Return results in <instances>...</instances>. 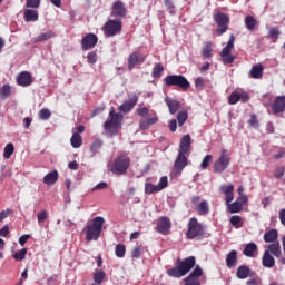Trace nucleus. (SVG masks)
Here are the masks:
<instances>
[{
	"label": "nucleus",
	"mask_w": 285,
	"mask_h": 285,
	"mask_svg": "<svg viewBox=\"0 0 285 285\" xmlns=\"http://www.w3.org/2000/svg\"><path fill=\"white\" fill-rule=\"evenodd\" d=\"M194 266L195 257L189 256L184 261H178L175 267L167 269V275L169 277L179 279L180 277H184V275H186Z\"/></svg>",
	"instance_id": "nucleus-1"
},
{
	"label": "nucleus",
	"mask_w": 285,
	"mask_h": 285,
	"mask_svg": "<svg viewBox=\"0 0 285 285\" xmlns=\"http://www.w3.org/2000/svg\"><path fill=\"white\" fill-rule=\"evenodd\" d=\"M105 219L97 216L91 219L85 228L87 242H97L101 237V229L104 228Z\"/></svg>",
	"instance_id": "nucleus-2"
},
{
	"label": "nucleus",
	"mask_w": 285,
	"mask_h": 285,
	"mask_svg": "<svg viewBox=\"0 0 285 285\" xmlns=\"http://www.w3.org/2000/svg\"><path fill=\"white\" fill-rule=\"evenodd\" d=\"M121 121V114H115V108H111L107 121L104 124L107 135H117Z\"/></svg>",
	"instance_id": "nucleus-3"
},
{
	"label": "nucleus",
	"mask_w": 285,
	"mask_h": 285,
	"mask_svg": "<svg viewBox=\"0 0 285 285\" xmlns=\"http://www.w3.org/2000/svg\"><path fill=\"white\" fill-rule=\"evenodd\" d=\"M130 168V158L128 156H119L115 159L110 170L114 175H126Z\"/></svg>",
	"instance_id": "nucleus-4"
},
{
	"label": "nucleus",
	"mask_w": 285,
	"mask_h": 285,
	"mask_svg": "<svg viewBox=\"0 0 285 285\" xmlns=\"http://www.w3.org/2000/svg\"><path fill=\"white\" fill-rule=\"evenodd\" d=\"M164 82L167 86H177L178 88H183V90H188V88H190V82H188V79L181 75L167 76L164 79Z\"/></svg>",
	"instance_id": "nucleus-5"
},
{
	"label": "nucleus",
	"mask_w": 285,
	"mask_h": 285,
	"mask_svg": "<svg viewBox=\"0 0 285 285\" xmlns=\"http://www.w3.org/2000/svg\"><path fill=\"white\" fill-rule=\"evenodd\" d=\"M204 235V226L199 224L197 218H191L188 222V229L186 233L187 239H195V237H202Z\"/></svg>",
	"instance_id": "nucleus-6"
},
{
	"label": "nucleus",
	"mask_w": 285,
	"mask_h": 285,
	"mask_svg": "<svg viewBox=\"0 0 285 285\" xmlns=\"http://www.w3.org/2000/svg\"><path fill=\"white\" fill-rule=\"evenodd\" d=\"M228 166H230V155L226 149H223L219 158L214 163V173L222 175Z\"/></svg>",
	"instance_id": "nucleus-7"
},
{
	"label": "nucleus",
	"mask_w": 285,
	"mask_h": 285,
	"mask_svg": "<svg viewBox=\"0 0 285 285\" xmlns=\"http://www.w3.org/2000/svg\"><path fill=\"white\" fill-rule=\"evenodd\" d=\"M121 20H108L104 26V32L107 37H115L121 33Z\"/></svg>",
	"instance_id": "nucleus-8"
},
{
	"label": "nucleus",
	"mask_w": 285,
	"mask_h": 285,
	"mask_svg": "<svg viewBox=\"0 0 285 285\" xmlns=\"http://www.w3.org/2000/svg\"><path fill=\"white\" fill-rule=\"evenodd\" d=\"M233 48H235V36L232 35L226 47H224L220 52L222 61L224 63H233V61H235V56L230 55Z\"/></svg>",
	"instance_id": "nucleus-9"
},
{
	"label": "nucleus",
	"mask_w": 285,
	"mask_h": 285,
	"mask_svg": "<svg viewBox=\"0 0 285 285\" xmlns=\"http://www.w3.org/2000/svg\"><path fill=\"white\" fill-rule=\"evenodd\" d=\"M214 20L218 26L217 33L224 35V32H226V30H228V23L230 22V18H228V16L226 13H222V12L217 11L214 14Z\"/></svg>",
	"instance_id": "nucleus-10"
},
{
	"label": "nucleus",
	"mask_w": 285,
	"mask_h": 285,
	"mask_svg": "<svg viewBox=\"0 0 285 285\" xmlns=\"http://www.w3.org/2000/svg\"><path fill=\"white\" fill-rule=\"evenodd\" d=\"M191 203L194 204L198 215H208V213H210V206H208V202H202V198L199 196H194Z\"/></svg>",
	"instance_id": "nucleus-11"
},
{
	"label": "nucleus",
	"mask_w": 285,
	"mask_h": 285,
	"mask_svg": "<svg viewBox=\"0 0 285 285\" xmlns=\"http://www.w3.org/2000/svg\"><path fill=\"white\" fill-rule=\"evenodd\" d=\"M111 17H114V19H117L118 21H121V19L126 17V7L124 6V2L119 0L114 2L111 9Z\"/></svg>",
	"instance_id": "nucleus-12"
},
{
	"label": "nucleus",
	"mask_w": 285,
	"mask_h": 285,
	"mask_svg": "<svg viewBox=\"0 0 285 285\" xmlns=\"http://www.w3.org/2000/svg\"><path fill=\"white\" fill-rule=\"evenodd\" d=\"M137 101H139V96H137V94L129 95V99L119 107V111L130 112V110L137 106Z\"/></svg>",
	"instance_id": "nucleus-13"
},
{
	"label": "nucleus",
	"mask_w": 285,
	"mask_h": 285,
	"mask_svg": "<svg viewBox=\"0 0 285 285\" xmlns=\"http://www.w3.org/2000/svg\"><path fill=\"white\" fill-rule=\"evenodd\" d=\"M146 61V56L142 55L141 52H132L128 57V70H132L137 63H144Z\"/></svg>",
	"instance_id": "nucleus-14"
},
{
	"label": "nucleus",
	"mask_w": 285,
	"mask_h": 285,
	"mask_svg": "<svg viewBox=\"0 0 285 285\" xmlns=\"http://www.w3.org/2000/svg\"><path fill=\"white\" fill-rule=\"evenodd\" d=\"M250 96L246 91H238V92H233L229 96V104L232 106H235L238 101H242V104H246V101H249Z\"/></svg>",
	"instance_id": "nucleus-15"
},
{
	"label": "nucleus",
	"mask_w": 285,
	"mask_h": 285,
	"mask_svg": "<svg viewBox=\"0 0 285 285\" xmlns=\"http://www.w3.org/2000/svg\"><path fill=\"white\" fill-rule=\"evenodd\" d=\"M98 38L95 33H88L81 40L82 50H90L97 46Z\"/></svg>",
	"instance_id": "nucleus-16"
},
{
	"label": "nucleus",
	"mask_w": 285,
	"mask_h": 285,
	"mask_svg": "<svg viewBox=\"0 0 285 285\" xmlns=\"http://www.w3.org/2000/svg\"><path fill=\"white\" fill-rule=\"evenodd\" d=\"M220 193H223V195H225L226 204H230V202H233V199H235V186H233V184L222 185Z\"/></svg>",
	"instance_id": "nucleus-17"
},
{
	"label": "nucleus",
	"mask_w": 285,
	"mask_h": 285,
	"mask_svg": "<svg viewBox=\"0 0 285 285\" xmlns=\"http://www.w3.org/2000/svg\"><path fill=\"white\" fill-rule=\"evenodd\" d=\"M170 226H171L170 218L161 217L158 219L157 230L158 233L166 235L170 230Z\"/></svg>",
	"instance_id": "nucleus-18"
},
{
	"label": "nucleus",
	"mask_w": 285,
	"mask_h": 285,
	"mask_svg": "<svg viewBox=\"0 0 285 285\" xmlns=\"http://www.w3.org/2000/svg\"><path fill=\"white\" fill-rule=\"evenodd\" d=\"M253 275H255V272L250 271L246 265H240L236 272V277L238 279H248V277H253Z\"/></svg>",
	"instance_id": "nucleus-19"
},
{
	"label": "nucleus",
	"mask_w": 285,
	"mask_h": 285,
	"mask_svg": "<svg viewBox=\"0 0 285 285\" xmlns=\"http://www.w3.org/2000/svg\"><path fill=\"white\" fill-rule=\"evenodd\" d=\"M285 111V96L276 97L274 105H273V114L279 115V112Z\"/></svg>",
	"instance_id": "nucleus-20"
},
{
	"label": "nucleus",
	"mask_w": 285,
	"mask_h": 285,
	"mask_svg": "<svg viewBox=\"0 0 285 285\" xmlns=\"http://www.w3.org/2000/svg\"><path fill=\"white\" fill-rule=\"evenodd\" d=\"M17 83L18 86H22L23 88H26L32 83V76H30V72L28 71L21 72L17 77Z\"/></svg>",
	"instance_id": "nucleus-21"
},
{
	"label": "nucleus",
	"mask_w": 285,
	"mask_h": 285,
	"mask_svg": "<svg viewBox=\"0 0 285 285\" xmlns=\"http://www.w3.org/2000/svg\"><path fill=\"white\" fill-rule=\"evenodd\" d=\"M185 166H188V157H186V154L178 153V156L174 164V168L178 170V173H181V169Z\"/></svg>",
	"instance_id": "nucleus-22"
},
{
	"label": "nucleus",
	"mask_w": 285,
	"mask_h": 285,
	"mask_svg": "<svg viewBox=\"0 0 285 285\" xmlns=\"http://www.w3.org/2000/svg\"><path fill=\"white\" fill-rule=\"evenodd\" d=\"M157 121H159V118H157L156 114L149 115L148 118L140 120V130H148Z\"/></svg>",
	"instance_id": "nucleus-23"
},
{
	"label": "nucleus",
	"mask_w": 285,
	"mask_h": 285,
	"mask_svg": "<svg viewBox=\"0 0 285 285\" xmlns=\"http://www.w3.org/2000/svg\"><path fill=\"white\" fill-rule=\"evenodd\" d=\"M178 153L183 155H188L190 153V135H185L181 138Z\"/></svg>",
	"instance_id": "nucleus-24"
},
{
	"label": "nucleus",
	"mask_w": 285,
	"mask_h": 285,
	"mask_svg": "<svg viewBox=\"0 0 285 285\" xmlns=\"http://www.w3.org/2000/svg\"><path fill=\"white\" fill-rule=\"evenodd\" d=\"M57 181H59V171L57 170L48 173L43 177V184H46L47 186H53V184H57Z\"/></svg>",
	"instance_id": "nucleus-25"
},
{
	"label": "nucleus",
	"mask_w": 285,
	"mask_h": 285,
	"mask_svg": "<svg viewBox=\"0 0 285 285\" xmlns=\"http://www.w3.org/2000/svg\"><path fill=\"white\" fill-rule=\"evenodd\" d=\"M262 264L265 266V268H273V266H275V257L271 255L269 250L264 252Z\"/></svg>",
	"instance_id": "nucleus-26"
},
{
	"label": "nucleus",
	"mask_w": 285,
	"mask_h": 285,
	"mask_svg": "<svg viewBox=\"0 0 285 285\" xmlns=\"http://www.w3.org/2000/svg\"><path fill=\"white\" fill-rule=\"evenodd\" d=\"M277 237H279L277 229H271L264 234L263 239L265 244H275V242H277Z\"/></svg>",
	"instance_id": "nucleus-27"
},
{
	"label": "nucleus",
	"mask_w": 285,
	"mask_h": 285,
	"mask_svg": "<svg viewBox=\"0 0 285 285\" xmlns=\"http://www.w3.org/2000/svg\"><path fill=\"white\" fill-rule=\"evenodd\" d=\"M243 255H245V257H256V255H257V244L248 243L247 245H245V248L243 250Z\"/></svg>",
	"instance_id": "nucleus-28"
},
{
	"label": "nucleus",
	"mask_w": 285,
	"mask_h": 285,
	"mask_svg": "<svg viewBox=\"0 0 285 285\" xmlns=\"http://www.w3.org/2000/svg\"><path fill=\"white\" fill-rule=\"evenodd\" d=\"M165 104L169 108L170 115H175L177 110H179V102L177 99H173L170 97L165 98Z\"/></svg>",
	"instance_id": "nucleus-29"
},
{
	"label": "nucleus",
	"mask_w": 285,
	"mask_h": 285,
	"mask_svg": "<svg viewBox=\"0 0 285 285\" xmlns=\"http://www.w3.org/2000/svg\"><path fill=\"white\" fill-rule=\"evenodd\" d=\"M24 21L30 23V21H39V11L35 9L24 10Z\"/></svg>",
	"instance_id": "nucleus-30"
},
{
	"label": "nucleus",
	"mask_w": 285,
	"mask_h": 285,
	"mask_svg": "<svg viewBox=\"0 0 285 285\" xmlns=\"http://www.w3.org/2000/svg\"><path fill=\"white\" fill-rule=\"evenodd\" d=\"M267 250L269 254L274 255V257H282V246L279 245V242L271 243L267 246Z\"/></svg>",
	"instance_id": "nucleus-31"
},
{
	"label": "nucleus",
	"mask_w": 285,
	"mask_h": 285,
	"mask_svg": "<svg viewBox=\"0 0 285 285\" xmlns=\"http://www.w3.org/2000/svg\"><path fill=\"white\" fill-rule=\"evenodd\" d=\"M228 213H242L244 209V205L240 204L239 200H235L234 203H226Z\"/></svg>",
	"instance_id": "nucleus-32"
},
{
	"label": "nucleus",
	"mask_w": 285,
	"mask_h": 285,
	"mask_svg": "<svg viewBox=\"0 0 285 285\" xmlns=\"http://www.w3.org/2000/svg\"><path fill=\"white\" fill-rule=\"evenodd\" d=\"M70 144L72 148H81V145L83 144V138H81V135H79V132L73 130Z\"/></svg>",
	"instance_id": "nucleus-33"
},
{
	"label": "nucleus",
	"mask_w": 285,
	"mask_h": 285,
	"mask_svg": "<svg viewBox=\"0 0 285 285\" xmlns=\"http://www.w3.org/2000/svg\"><path fill=\"white\" fill-rule=\"evenodd\" d=\"M263 75H264V67L262 65H255L250 69L252 79H262Z\"/></svg>",
	"instance_id": "nucleus-34"
},
{
	"label": "nucleus",
	"mask_w": 285,
	"mask_h": 285,
	"mask_svg": "<svg viewBox=\"0 0 285 285\" xmlns=\"http://www.w3.org/2000/svg\"><path fill=\"white\" fill-rule=\"evenodd\" d=\"M226 264L228 268H233L237 264V250H232L227 254Z\"/></svg>",
	"instance_id": "nucleus-35"
},
{
	"label": "nucleus",
	"mask_w": 285,
	"mask_h": 285,
	"mask_svg": "<svg viewBox=\"0 0 285 285\" xmlns=\"http://www.w3.org/2000/svg\"><path fill=\"white\" fill-rule=\"evenodd\" d=\"M52 37H55L52 31L42 32L33 39V42L40 43L41 41H48L49 39H52Z\"/></svg>",
	"instance_id": "nucleus-36"
},
{
	"label": "nucleus",
	"mask_w": 285,
	"mask_h": 285,
	"mask_svg": "<svg viewBox=\"0 0 285 285\" xmlns=\"http://www.w3.org/2000/svg\"><path fill=\"white\" fill-rule=\"evenodd\" d=\"M202 57L204 59H210L213 57V43L212 42H206L202 50Z\"/></svg>",
	"instance_id": "nucleus-37"
},
{
	"label": "nucleus",
	"mask_w": 285,
	"mask_h": 285,
	"mask_svg": "<svg viewBox=\"0 0 285 285\" xmlns=\"http://www.w3.org/2000/svg\"><path fill=\"white\" fill-rule=\"evenodd\" d=\"M106 279V272L102 269H97L94 274V282L99 285Z\"/></svg>",
	"instance_id": "nucleus-38"
},
{
	"label": "nucleus",
	"mask_w": 285,
	"mask_h": 285,
	"mask_svg": "<svg viewBox=\"0 0 285 285\" xmlns=\"http://www.w3.org/2000/svg\"><path fill=\"white\" fill-rule=\"evenodd\" d=\"M145 193L147 195H153L155 193H161V191L157 185H153V183H146Z\"/></svg>",
	"instance_id": "nucleus-39"
},
{
	"label": "nucleus",
	"mask_w": 285,
	"mask_h": 285,
	"mask_svg": "<svg viewBox=\"0 0 285 285\" xmlns=\"http://www.w3.org/2000/svg\"><path fill=\"white\" fill-rule=\"evenodd\" d=\"M245 26L247 30H255V26H257V20L253 16H247L245 18Z\"/></svg>",
	"instance_id": "nucleus-40"
},
{
	"label": "nucleus",
	"mask_w": 285,
	"mask_h": 285,
	"mask_svg": "<svg viewBox=\"0 0 285 285\" xmlns=\"http://www.w3.org/2000/svg\"><path fill=\"white\" fill-rule=\"evenodd\" d=\"M26 255H28V249L22 248L13 254V259H16V262H23L26 259Z\"/></svg>",
	"instance_id": "nucleus-41"
},
{
	"label": "nucleus",
	"mask_w": 285,
	"mask_h": 285,
	"mask_svg": "<svg viewBox=\"0 0 285 285\" xmlns=\"http://www.w3.org/2000/svg\"><path fill=\"white\" fill-rule=\"evenodd\" d=\"M177 121H178V126H184V124H186V121H188V111L183 110V111L178 112Z\"/></svg>",
	"instance_id": "nucleus-42"
},
{
	"label": "nucleus",
	"mask_w": 285,
	"mask_h": 285,
	"mask_svg": "<svg viewBox=\"0 0 285 285\" xmlns=\"http://www.w3.org/2000/svg\"><path fill=\"white\" fill-rule=\"evenodd\" d=\"M161 72H164V66L161 63H157L151 71L154 79H159L161 77Z\"/></svg>",
	"instance_id": "nucleus-43"
},
{
	"label": "nucleus",
	"mask_w": 285,
	"mask_h": 285,
	"mask_svg": "<svg viewBox=\"0 0 285 285\" xmlns=\"http://www.w3.org/2000/svg\"><path fill=\"white\" fill-rule=\"evenodd\" d=\"M11 92H12V89L10 88V85H4L0 89V98L1 99H8V97H10Z\"/></svg>",
	"instance_id": "nucleus-44"
},
{
	"label": "nucleus",
	"mask_w": 285,
	"mask_h": 285,
	"mask_svg": "<svg viewBox=\"0 0 285 285\" xmlns=\"http://www.w3.org/2000/svg\"><path fill=\"white\" fill-rule=\"evenodd\" d=\"M229 222L234 228H242L244 226L242 223V217L237 215L232 216Z\"/></svg>",
	"instance_id": "nucleus-45"
},
{
	"label": "nucleus",
	"mask_w": 285,
	"mask_h": 285,
	"mask_svg": "<svg viewBox=\"0 0 285 285\" xmlns=\"http://www.w3.org/2000/svg\"><path fill=\"white\" fill-rule=\"evenodd\" d=\"M116 257H126V245L118 244L115 248Z\"/></svg>",
	"instance_id": "nucleus-46"
},
{
	"label": "nucleus",
	"mask_w": 285,
	"mask_h": 285,
	"mask_svg": "<svg viewBox=\"0 0 285 285\" xmlns=\"http://www.w3.org/2000/svg\"><path fill=\"white\" fill-rule=\"evenodd\" d=\"M13 153H14V145L8 144L4 147V154H3L4 159H10V157H12Z\"/></svg>",
	"instance_id": "nucleus-47"
},
{
	"label": "nucleus",
	"mask_w": 285,
	"mask_h": 285,
	"mask_svg": "<svg viewBox=\"0 0 285 285\" xmlns=\"http://www.w3.org/2000/svg\"><path fill=\"white\" fill-rule=\"evenodd\" d=\"M268 35H269V39L277 41V39H279V35H281L279 28H277V27L271 28L268 31Z\"/></svg>",
	"instance_id": "nucleus-48"
},
{
	"label": "nucleus",
	"mask_w": 285,
	"mask_h": 285,
	"mask_svg": "<svg viewBox=\"0 0 285 285\" xmlns=\"http://www.w3.org/2000/svg\"><path fill=\"white\" fill-rule=\"evenodd\" d=\"M101 146H104V141H101V139H96L90 147V151L94 155H97V151L101 148Z\"/></svg>",
	"instance_id": "nucleus-49"
},
{
	"label": "nucleus",
	"mask_w": 285,
	"mask_h": 285,
	"mask_svg": "<svg viewBox=\"0 0 285 285\" xmlns=\"http://www.w3.org/2000/svg\"><path fill=\"white\" fill-rule=\"evenodd\" d=\"M141 253H144V248L141 245H137L132 250H131V257L132 259H139L141 257Z\"/></svg>",
	"instance_id": "nucleus-50"
},
{
	"label": "nucleus",
	"mask_w": 285,
	"mask_h": 285,
	"mask_svg": "<svg viewBox=\"0 0 285 285\" xmlns=\"http://www.w3.org/2000/svg\"><path fill=\"white\" fill-rule=\"evenodd\" d=\"M210 161H213V155H206L200 164L202 170H206L210 166Z\"/></svg>",
	"instance_id": "nucleus-51"
},
{
	"label": "nucleus",
	"mask_w": 285,
	"mask_h": 285,
	"mask_svg": "<svg viewBox=\"0 0 285 285\" xmlns=\"http://www.w3.org/2000/svg\"><path fill=\"white\" fill-rule=\"evenodd\" d=\"M203 274L204 272L202 271V267L197 265L189 275V277H193V279H199V277H202Z\"/></svg>",
	"instance_id": "nucleus-52"
},
{
	"label": "nucleus",
	"mask_w": 285,
	"mask_h": 285,
	"mask_svg": "<svg viewBox=\"0 0 285 285\" xmlns=\"http://www.w3.org/2000/svg\"><path fill=\"white\" fill-rule=\"evenodd\" d=\"M52 112H50V109H41L39 111V117L42 119V121H48V118L51 117Z\"/></svg>",
	"instance_id": "nucleus-53"
},
{
	"label": "nucleus",
	"mask_w": 285,
	"mask_h": 285,
	"mask_svg": "<svg viewBox=\"0 0 285 285\" xmlns=\"http://www.w3.org/2000/svg\"><path fill=\"white\" fill-rule=\"evenodd\" d=\"M158 190H164V188H168V177L163 176L157 184Z\"/></svg>",
	"instance_id": "nucleus-54"
},
{
	"label": "nucleus",
	"mask_w": 285,
	"mask_h": 285,
	"mask_svg": "<svg viewBox=\"0 0 285 285\" xmlns=\"http://www.w3.org/2000/svg\"><path fill=\"white\" fill-rule=\"evenodd\" d=\"M26 6L27 8H32L33 10H37L39 6H41V0H27Z\"/></svg>",
	"instance_id": "nucleus-55"
},
{
	"label": "nucleus",
	"mask_w": 285,
	"mask_h": 285,
	"mask_svg": "<svg viewBox=\"0 0 285 285\" xmlns=\"http://www.w3.org/2000/svg\"><path fill=\"white\" fill-rule=\"evenodd\" d=\"M37 219L39 224H43V222L48 219V212L46 209L39 212L37 215Z\"/></svg>",
	"instance_id": "nucleus-56"
},
{
	"label": "nucleus",
	"mask_w": 285,
	"mask_h": 285,
	"mask_svg": "<svg viewBox=\"0 0 285 285\" xmlns=\"http://www.w3.org/2000/svg\"><path fill=\"white\" fill-rule=\"evenodd\" d=\"M185 285H202V283H199V278H193V276L185 278Z\"/></svg>",
	"instance_id": "nucleus-57"
},
{
	"label": "nucleus",
	"mask_w": 285,
	"mask_h": 285,
	"mask_svg": "<svg viewBox=\"0 0 285 285\" xmlns=\"http://www.w3.org/2000/svg\"><path fill=\"white\" fill-rule=\"evenodd\" d=\"M87 61L88 63H91V65L97 63V52H89L87 55Z\"/></svg>",
	"instance_id": "nucleus-58"
},
{
	"label": "nucleus",
	"mask_w": 285,
	"mask_h": 285,
	"mask_svg": "<svg viewBox=\"0 0 285 285\" xmlns=\"http://www.w3.org/2000/svg\"><path fill=\"white\" fill-rule=\"evenodd\" d=\"M284 167H277L275 169L274 176L276 177V179H282L284 177Z\"/></svg>",
	"instance_id": "nucleus-59"
},
{
	"label": "nucleus",
	"mask_w": 285,
	"mask_h": 285,
	"mask_svg": "<svg viewBox=\"0 0 285 285\" xmlns=\"http://www.w3.org/2000/svg\"><path fill=\"white\" fill-rule=\"evenodd\" d=\"M137 112L139 117H146L150 112V110L147 107H140L137 109Z\"/></svg>",
	"instance_id": "nucleus-60"
},
{
	"label": "nucleus",
	"mask_w": 285,
	"mask_h": 285,
	"mask_svg": "<svg viewBox=\"0 0 285 285\" xmlns=\"http://www.w3.org/2000/svg\"><path fill=\"white\" fill-rule=\"evenodd\" d=\"M195 86L198 90H204V78L202 77L196 78Z\"/></svg>",
	"instance_id": "nucleus-61"
},
{
	"label": "nucleus",
	"mask_w": 285,
	"mask_h": 285,
	"mask_svg": "<svg viewBox=\"0 0 285 285\" xmlns=\"http://www.w3.org/2000/svg\"><path fill=\"white\" fill-rule=\"evenodd\" d=\"M249 126H252V128H258L259 127V122H257V116L256 115H252V117L249 119Z\"/></svg>",
	"instance_id": "nucleus-62"
},
{
	"label": "nucleus",
	"mask_w": 285,
	"mask_h": 285,
	"mask_svg": "<svg viewBox=\"0 0 285 285\" xmlns=\"http://www.w3.org/2000/svg\"><path fill=\"white\" fill-rule=\"evenodd\" d=\"M108 188V183L101 181L98 185H96L92 190H106Z\"/></svg>",
	"instance_id": "nucleus-63"
},
{
	"label": "nucleus",
	"mask_w": 285,
	"mask_h": 285,
	"mask_svg": "<svg viewBox=\"0 0 285 285\" xmlns=\"http://www.w3.org/2000/svg\"><path fill=\"white\" fill-rule=\"evenodd\" d=\"M279 222L285 227V208L281 209L278 213Z\"/></svg>",
	"instance_id": "nucleus-64"
}]
</instances>
